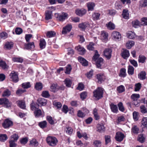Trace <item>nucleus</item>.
<instances>
[{
	"label": "nucleus",
	"mask_w": 147,
	"mask_h": 147,
	"mask_svg": "<svg viewBox=\"0 0 147 147\" xmlns=\"http://www.w3.org/2000/svg\"><path fill=\"white\" fill-rule=\"evenodd\" d=\"M76 49L79 52V54L81 55H84L86 52L85 49L80 45H79L76 47Z\"/></svg>",
	"instance_id": "nucleus-14"
},
{
	"label": "nucleus",
	"mask_w": 147,
	"mask_h": 147,
	"mask_svg": "<svg viewBox=\"0 0 147 147\" xmlns=\"http://www.w3.org/2000/svg\"><path fill=\"white\" fill-rule=\"evenodd\" d=\"M134 45V41L130 40L128 41L126 44V46L128 49H130Z\"/></svg>",
	"instance_id": "nucleus-39"
},
{
	"label": "nucleus",
	"mask_w": 147,
	"mask_h": 147,
	"mask_svg": "<svg viewBox=\"0 0 147 147\" xmlns=\"http://www.w3.org/2000/svg\"><path fill=\"white\" fill-rule=\"evenodd\" d=\"M96 77L98 80L97 82L100 83H101L105 79L104 75L101 74H97L96 76Z\"/></svg>",
	"instance_id": "nucleus-17"
},
{
	"label": "nucleus",
	"mask_w": 147,
	"mask_h": 147,
	"mask_svg": "<svg viewBox=\"0 0 147 147\" xmlns=\"http://www.w3.org/2000/svg\"><path fill=\"white\" fill-rule=\"evenodd\" d=\"M122 15L123 18L126 20L128 19L129 18V16L128 10L126 9H123Z\"/></svg>",
	"instance_id": "nucleus-20"
},
{
	"label": "nucleus",
	"mask_w": 147,
	"mask_h": 147,
	"mask_svg": "<svg viewBox=\"0 0 147 147\" xmlns=\"http://www.w3.org/2000/svg\"><path fill=\"white\" fill-rule=\"evenodd\" d=\"M72 28L71 24H69L67 25L65 27H63L62 33L63 34H66L67 32L70 31Z\"/></svg>",
	"instance_id": "nucleus-11"
},
{
	"label": "nucleus",
	"mask_w": 147,
	"mask_h": 147,
	"mask_svg": "<svg viewBox=\"0 0 147 147\" xmlns=\"http://www.w3.org/2000/svg\"><path fill=\"white\" fill-rule=\"evenodd\" d=\"M11 80L15 82L18 81V78L17 73L14 71H12L9 75Z\"/></svg>",
	"instance_id": "nucleus-9"
},
{
	"label": "nucleus",
	"mask_w": 147,
	"mask_h": 147,
	"mask_svg": "<svg viewBox=\"0 0 147 147\" xmlns=\"http://www.w3.org/2000/svg\"><path fill=\"white\" fill-rule=\"evenodd\" d=\"M140 111L142 113L144 114L147 113V110L146 108L144 105L140 107Z\"/></svg>",
	"instance_id": "nucleus-63"
},
{
	"label": "nucleus",
	"mask_w": 147,
	"mask_h": 147,
	"mask_svg": "<svg viewBox=\"0 0 147 147\" xmlns=\"http://www.w3.org/2000/svg\"><path fill=\"white\" fill-rule=\"evenodd\" d=\"M126 69L125 68H122L121 69L119 74V76L123 77H125L126 76Z\"/></svg>",
	"instance_id": "nucleus-54"
},
{
	"label": "nucleus",
	"mask_w": 147,
	"mask_h": 147,
	"mask_svg": "<svg viewBox=\"0 0 147 147\" xmlns=\"http://www.w3.org/2000/svg\"><path fill=\"white\" fill-rule=\"evenodd\" d=\"M86 11V10L83 8L77 9L75 10L76 14L80 16H82L85 15Z\"/></svg>",
	"instance_id": "nucleus-10"
},
{
	"label": "nucleus",
	"mask_w": 147,
	"mask_h": 147,
	"mask_svg": "<svg viewBox=\"0 0 147 147\" xmlns=\"http://www.w3.org/2000/svg\"><path fill=\"white\" fill-rule=\"evenodd\" d=\"M35 88L38 90H41L42 88V85L41 83H36L35 86Z\"/></svg>",
	"instance_id": "nucleus-46"
},
{
	"label": "nucleus",
	"mask_w": 147,
	"mask_h": 147,
	"mask_svg": "<svg viewBox=\"0 0 147 147\" xmlns=\"http://www.w3.org/2000/svg\"><path fill=\"white\" fill-rule=\"evenodd\" d=\"M78 27L82 29V30H84L86 28L89 27V24L88 22H82L78 24Z\"/></svg>",
	"instance_id": "nucleus-13"
},
{
	"label": "nucleus",
	"mask_w": 147,
	"mask_h": 147,
	"mask_svg": "<svg viewBox=\"0 0 147 147\" xmlns=\"http://www.w3.org/2000/svg\"><path fill=\"white\" fill-rule=\"evenodd\" d=\"M117 90L119 92V93H122L125 91V87L121 85L117 88Z\"/></svg>",
	"instance_id": "nucleus-62"
},
{
	"label": "nucleus",
	"mask_w": 147,
	"mask_h": 147,
	"mask_svg": "<svg viewBox=\"0 0 147 147\" xmlns=\"http://www.w3.org/2000/svg\"><path fill=\"white\" fill-rule=\"evenodd\" d=\"M64 82L67 87H71L72 84V82L71 80L68 79H66Z\"/></svg>",
	"instance_id": "nucleus-52"
},
{
	"label": "nucleus",
	"mask_w": 147,
	"mask_h": 147,
	"mask_svg": "<svg viewBox=\"0 0 147 147\" xmlns=\"http://www.w3.org/2000/svg\"><path fill=\"white\" fill-rule=\"evenodd\" d=\"M22 86L24 89H27L30 88L31 85L30 82H25L22 84Z\"/></svg>",
	"instance_id": "nucleus-48"
},
{
	"label": "nucleus",
	"mask_w": 147,
	"mask_h": 147,
	"mask_svg": "<svg viewBox=\"0 0 147 147\" xmlns=\"http://www.w3.org/2000/svg\"><path fill=\"white\" fill-rule=\"evenodd\" d=\"M46 141L48 144L51 146H56L58 142L57 139L52 136H48L46 138Z\"/></svg>",
	"instance_id": "nucleus-2"
},
{
	"label": "nucleus",
	"mask_w": 147,
	"mask_h": 147,
	"mask_svg": "<svg viewBox=\"0 0 147 147\" xmlns=\"http://www.w3.org/2000/svg\"><path fill=\"white\" fill-rule=\"evenodd\" d=\"M137 140L140 142L142 143L145 140V138L143 134H141L138 135Z\"/></svg>",
	"instance_id": "nucleus-38"
},
{
	"label": "nucleus",
	"mask_w": 147,
	"mask_h": 147,
	"mask_svg": "<svg viewBox=\"0 0 147 147\" xmlns=\"http://www.w3.org/2000/svg\"><path fill=\"white\" fill-rule=\"evenodd\" d=\"M105 144L107 145L111 141V137L110 136L106 135L105 136Z\"/></svg>",
	"instance_id": "nucleus-59"
},
{
	"label": "nucleus",
	"mask_w": 147,
	"mask_h": 147,
	"mask_svg": "<svg viewBox=\"0 0 147 147\" xmlns=\"http://www.w3.org/2000/svg\"><path fill=\"white\" fill-rule=\"evenodd\" d=\"M0 104L3 105V107L7 108H9L11 106V103L8 99L5 98H0Z\"/></svg>",
	"instance_id": "nucleus-5"
},
{
	"label": "nucleus",
	"mask_w": 147,
	"mask_h": 147,
	"mask_svg": "<svg viewBox=\"0 0 147 147\" xmlns=\"http://www.w3.org/2000/svg\"><path fill=\"white\" fill-rule=\"evenodd\" d=\"M111 111L114 113H117L118 111V107L117 105L111 103L110 105Z\"/></svg>",
	"instance_id": "nucleus-24"
},
{
	"label": "nucleus",
	"mask_w": 147,
	"mask_h": 147,
	"mask_svg": "<svg viewBox=\"0 0 147 147\" xmlns=\"http://www.w3.org/2000/svg\"><path fill=\"white\" fill-rule=\"evenodd\" d=\"M78 60L83 66H86L88 65V62L82 57L81 56L78 57Z\"/></svg>",
	"instance_id": "nucleus-12"
},
{
	"label": "nucleus",
	"mask_w": 147,
	"mask_h": 147,
	"mask_svg": "<svg viewBox=\"0 0 147 147\" xmlns=\"http://www.w3.org/2000/svg\"><path fill=\"white\" fill-rule=\"evenodd\" d=\"M7 139V135L5 134H0V141L4 142Z\"/></svg>",
	"instance_id": "nucleus-51"
},
{
	"label": "nucleus",
	"mask_w": 147,
	"mask_h": 147,
	"mask_svg": "<svg viewBox=\"0 0 147 147\" xmlns=\"http://www.w3.org/2000/svg\"><path fill=\"white\" fill-rule=\"evenodd\" d=\"M66 70L65 73L67 74H69L72 69L71 65L70 64L68 65L66 67Z\"/></svg>",
	"instance_id": "nucleus-57"
},
{
	"label": "nucleus",
	"mask_w": 147,
	"mask_h": 147,
	"mask_svg": "<svg viewBox=\"0 0 147 147\" xmlns=\"http://www.w3.org/2000/svg\"><path fill=\"white\" fill-rule=\"evenodd\" d=\"M123 51L121 53V56L125 59H126L129 56V51L125 49H123Z\"/></svg>",
	"instance_id": "nucleus-15"
},
{
	"label": "nucleus",
	"mask_w": 147,
	"mask_h": 147,
	"mask_svg": "<svg viewBox=\"0 0 147 147\" xmlns=\"http://www.w3.org/2000/svg\"><path fill=\"white\" fill-rule=\"evenodd\" d=\"M142 124L144 127L147 128V117H144L142 121Z\"/></svg>",
	"instance_id": "nucleus-64"
},
{
	"label": "nucleus",
	"mask_w": 147,
	"mask_h": 147,
	"mask_svg": "<svg viewBox=\"0 0 147 147\" xmlns=\"http://www.w3.org/2000/svg\"><path fill=\"white\" fill-rule=\"evenodd\" d=\"M41 95L43 97L45 98H48L50 96L49 91L47 90L43 91L42 92Z\"/></svg>",
	"instance_id": "nucleus-36"
},
{
	"label": "nucleus",
	"mask_w": 147,
	"mask_h": 147,
	"mask_svg": "<svg viewBox=\"0 0 147 147\" xmlns=\"http://www.w3.org/2000/svg\"><path fill=\"white\" fill-rule=\"evenodd\" d=\"M30 144L32 146H37L38 145V143L36 139H34L30 141Z\"/></svg>",
	"instance_id": "nucleus-55"
},
{
	"label": "nucleus",
	"mask_w": 147,
	"mask_h": 147,
	"mask_svg": "<svg viewBox=\"0 0 147 147\" xmlns=\"http://www.w3.org/2000/svg\"><path fill=\"white\" fill-rule=\"evenodd\" d=\"M25 48L27 49L32 50L34 48L35 46L33 42L25 45Z\"/></svg>",
	"instance_id": "nucleus-19"
},
{
	"label": "nucleus",
	"mask_w": 147,
	"mask_h": 147,
	"mask_svg": "<svg viewBox=\"0 0 147 147\" xmlns=\"http://www.w3.org/2000/svg\"><path fill=\"white\" fill-rule=\"evenodd\" d=\"M103 59L101 57H100L96 61V65L98 68L101 69V65L103 64Z\"/></svg>",
	"instance_id": "nucleus-16"
},
{
	"label": "nucleus",
	"mask_w": 147,
	"mask_h": 147,
	"mask_svg": "<svg viewBox=\"0 0 147 147\" xmlns=\"http://www.w3.org/2000/svg\"><path fill=\"white\" fill-rule=\"evenodd\" d=\"M100 14L98 13L94 12L92 16V19L94 21H96L100 19Z\"/></svg>",
	"instance_id": "nucleus-26"
},
{
	"label": "nucleus",
	"mask_w": 147,
	"mask_h": 147,
	"mask_svg": "<svg viewBox=\"0 0 147 147\" xmlns=\"http://www.w3.org/2000/svg\"><path fill=\"white\" fill-rule=\"evenodd\" d=\"M111 36L115 40L119 41L121 40V35L120 33L117 31H113L112 34Z\"/></svg>",
	"instance_id": "nucleus-6"
},
{
	"label": "nucleus",
	"mask_w": 147,
	"mask_h": 147,
	"mask_svg": "<svg viewBox=\"0 0 147 147\" xmlns=\"http://www.w3.org/2000/svg\"><path fill=\"white\" fill-rule=\"evenodd\" d=\"M0 66L4 69H7L8 67L6 63L2 60H0Z\"/></svg>",
	"instance_id": "nucleus-47"
},
{
	"label": "nucleus",
	"mask_w": 147,
	"mask_h": 147,
	"mask_svg": "<svg viewBox=\"0 0 147 147\" xmlns=\"http://www.w3.org/2000/svg\"><path fill=\"white\" fill-rule=\"evenodd\" d=\"M13 42H8L5 43L4 47L6 49L9 50L13 47Z\"/></svg>",
	"instance_id": "nucleus-28"
},
{
	"label": "nucleus",
	"mask_w": 147,
	"mask_h": 147,
	"mask_svg": "<svg viewBox=\"0 0 147 147\" xmlns=\"http://www.w3.org/2000/svg\"><path fill=\"white\" fill-rule=\"evenodd\" d=\"M127 36L129 39H133L135 38V34L134 32L132 31H129L127 33Z\"/></svg>",
	"instance_id": "nucleus-43"
},
{
	"label": "nucleus",
	"mask_w": 147,
	"mask_h": 147,
	"mask_svg": "<svg viewBox=\"0 0 147 147\" xmlns=\"http://www.w3.org/2000/svg\"><path fill=\"white\" fill-rule=\"evenodd\" d=\"M34 114L36 117H39L42 115V112L41 110L39 109L35 110L34 112Z\"/></svg>",
	"instance_id": "nucleus-32"
},
{
	"label": "nucleus",
	"mask_w": 147,
	"mask_h": 147,
	"mask_svg": "<svg viewBox=\"0 0 147 147\" xmlns=\"http://www.w3.org/2000/svg\"><path fill=\"white\" fill-rule=\"evenodd\" d=\"M55 34V32L53 31H51L47 32L46 35L48 37L51 38L54 36Z\"/></svg>",
	"instance_id": "nucleus-50"
},
{
	"label": "nucleus",
	"mask_w": 147,
	"mask_h": 147,
	"mask_svg": "<svg viewBox=\"0 0 147 147\" xmlns=\"http://www.w3.org/2000/svg\"><path fill=\"white\" fill-rule=\"evenodd\" d=\"M87 6L88 11H92L94 10V7L95 6L94 3L93 2H89L87 3Z\"/></svg>",
	"instance_id": "nucleus-27"
},
{
	"label": "nucleus",
	"mask_w": 147,
	"mask_h": 147,
	"mask_svg": "<svg viewBox=\"0 0 147 147\" xmlns=\"http://www.w3.org/2000/svg\"><path fill=\"white\" fill-rule=\"evenodd\" d=\"M18 106L21 109H25L26 105L25 101L23 100H18L17 102Z\"/></svg>",
	"instance_id": "nucleus-23"
},
{
	"label": "nucleus",
	"mask_w": 147,
	"mask_h": 147,
	"mask_svg": "<svg viewBox=\"0 0 147 147\" xmlns=\"http://www.w3.org/2000/svg\"><path fill=\"white\" fill-rule=\"evenodd\" d=\"M11 94V92L10 91L7 89H5L3 92L2 94V96L3 97H8Z\"/></svg>",
	"instance_id": "nucleus-30"
},
{
	"label": "nucleus",
	"mask_w": 147,
	"mask_h": 147,
	"mask_svg": "<svg viewBox=\"0 0 147 147\" xmlns=\"http://www.w3.org/2000/svg\"><path fill=\"white\" fill-rule=\"evenodd\" d=\"M13 125V121L9 118L4 119L2 123V126L5 129L9 128L12 126Z\"/></svg>",
	"instance_id": "nucleus-4"
},
{
	"label": "nucleus",
	"mask_w": 147,
	"mask_h": 147,
	"mask_svg": "<svg viewBox=\"0 0 147 147\" xmlns=\"http://www.w3.org/2000/svg\"><path fill=\"white\" fill-rule=\"evenodd\" d=\"M134 68L131 65H129L128 67V73L129 75H132L134 74Z\"/></svg>",
	"instance_id": "nucleus-42"
},
{
	"label": "nucleus",
	"mask_w": 147,
	"mask_h": 147,
	"mask_svg": "<svg viewBox=\"0 0 147 147\" xmlns=\"http://www.w3.org/2000/svg\"><path fill=\"white\" fill-rule=\"evenodd\" d=\"M112 50L110 49H105L103 52L104 56L107 59H110L111 57Z\"/></svg>",
	"instance_id": "nucleus-7"
},
{
	"label": "nucleus",
	"mask_w": 147,
	"mask_h": 147,
	"mask_svg": "<svg viewBox=\"0 0 147 147\" xmlns=\"http://www.w3.org/2000/svg\"><path fill=\"white\" fill-rule=\"evenodd\" d=\"M125 136L124 134L119 131L117 132L116 134L115 138L117 141L120 142L122 141Z\"/></svg>",
	"instance_id": "nucleus-8"
},
{
	"label": "nucleus",
	"mask_w": 147,
	"mask_h": 147,
	"mask_svg": "<svg viewBox=\"0 0 147 147\" xmlns=\"http://www.w3.org/2000/svg\"><path fill=\"white\" fill-rule=\"evenodd\" d=\"M18 138L19 136L18 135L16 134H14L11 136L10 140L17 142Z\"/></svg>",
	"instance_id": "nucleus-40"
},
{
	"label": "nucleus",
	"mask_w": 147,
	"mask_h": 147,
	"mask_svg": "<svg viewBox=\"0 0 147 147\" xmlns=\"http://www.w3.org/2000/svg\"><path fill=\"white\" fill-rule=\"evenodd\" d=\"M139 6L142 7L147 6V0H141L139 1Z\"/></svg>",
	"instance_id": "nucleus-33"
},
{
	"label": "nucleus",
	"mask_w": 147,
	"mask_h": 147,
	"mask_svg": "<svg viewBox=\"0 0 147 147\" xmlns=\"http://www.w3.org/2000/svg\"><path fill=\"white\" fill-rule=\"evenodd\" d=\"M52 11L47 10L45 11V19L46 20H48L51 19L52 18Z\"/></svg>",
	"instance_id": "nucleus-25"
},
{
	"label": "nucleus",
	"mask_w": 147,
	"mask_h": 147,
	"mask_svg": "<svg viewBox=\"0 0 147 147\" xmlns=\"http://www.w3.org/2000/svg\"><path fill=\"white\" fill-rule=\"evenodd\" d=\"M55 16L57 20L63 22L67 18L68 14L67 13L62 12L61 13H56Z\"/></svg>",
	"instance_id": "nucleus-3"
},
{
	"label": "nucleus",
	"mask_w": 147,
	"mask_h": 147,
	"mask_svg": "<svg viewBox=\"0 0 147 147\" xmlns=\"http://www.w3.org/2000/svg\"><path fill=\"white\" fill-rule=\"evenodd\" d=\"M47 123L46 121H43L40 122L38 123V125L40 128L43 129L47 127Z\"/></svg>",
	"instance_id": "nucleus-41"
},
{
	"label": "nucleus",
	"mask_w": 147,
	"mask_h": 147,
	"mask_svg": "<svg viewBox=\"0 0 147 147\" xmlns=\"http://www.w3.org/2000/svg\"><path fill=\"white\" fill-rule=\"evenodd\" d=\"M106 26L107 28L110 30H113L115 28V24L111 22L106 24Z\"/></svg>",
	"instance_id": "nucleus-31"
},
{
	"label": "nucleus",
	"mask_w": 147,
	"mask_h": 147,
	"mask_svg": "<svg viewBox=\"0 0 147 147\" xmlns=\"http://www.w3.org/2000/svg\"><path fill=\"white\" fill-rule=\"evenodd\" d=\"M117 105L119 110L122 112H124L125 110V109L123 106V103L121 102H120Z\"/></svg>",
	"instance_id": "nucleus-60"
},
{
	"label": "nucleus",
	"mask_w": 147,
	"mask_h": 147,
	"mask_svg": "<svg viewBox=\"0 0 147 147\" xmlns=\"http://www.w3.org/2000/svg\"><path fill=\"white\" fill-rule=\"evenodd\" d=\"M47 120L51 125H53L55 124V121L53 119L52 117L50 116H47L46 117Z\"/></svg>",
	"instance_id": "nucleus-44"
},
{
	"label": "nucleus",
	"mask_w": 147,
	"mask_h": 147,
	"mask_svg": "<svg viewBox=\"0 0 147 147\" xmlns=\"http://www.w3.org/2000/svg\"><path fill=\"white\" fill-rule=\"evenodd\" d=\"M93 114L95 120H98L100 119V116L98 113V110L96 108H95L94 109Z\"/></svg>",
	"instance_id": "nucleus-37"
},
{
	"label": "nucleus",
	"mask_w": 147,
	"mask_h": 147,
	"mask_svg": "<svg viewBox=\"0 0 147 147\" xmlns=\"http://www.w3.org/2000/svg\"><path fill=\"white\" fill-rule=\"evenodd\" d=\"M46 42L44 39H41L40 41L39 45L40 48L41 49H43L45 47Z\"/></svg>",
	"instance_id": "nucleus-49"
},
{
	"label": "nucleus",
	"mask_w": 147,
	"mask_h": 147,
	"mask_svg": "<svg viewBox=\"0 0 147 147\" xmlns=\"http://www.w3.org/2000/svg\"><path fill=\"white\" fill-rule=\"evenodd\" d=\"M146 73L144 71H142L138 74V78L141 80H144L146 78Z\"/></svg>",
	"instance_id": "nucleus-29"
},
{
	"label": "nucleus",
	"mask_w": 147,
	"mask_h": 147,
	"mask_svg": "<svg viewBox=\"0 0 147 147\" xmlns=\"http://www.w3.org/2000/svg\"><path fill=\"white\" fill-rule=\"evenodd\" d=\"M103 89L101 87H98L93 91V96L96 100H98L103 97Z\"/></svg>",
	"instance_id": "nucleus-1"
},
{
	"label": "nucleus",
	"mask_w": 147,
	"mask_h": 147,
	"mask_svg": "<svg viewBox=\"0 0 147 147\" xmlns=\"http://www.w3.org/2000/svg\"><path fill=\"white\" fill-rule=\"evenodd\" d=\"M108 34L107 33L103 31L101 34V37L104 41L107 40L108 39Z\"/></svg>",
	"instance_id": "nucleus-21"
},
{
	"label": "nucleus",
	"mask_w": 147,
	"mask_h": 147,
	"mask_svg": "<svg viewBox=\"0 0 147 147\" xmlns=\"http://www.w3.org/2000/svg\"><path fill=\"white\" fill-rule=\"evenodd\" d=\"M101 142L98 140H95L93 142L94 144L96 147H100L101 146Z\"/></svg>",
	"instance_id": "nucleus-58"
},
{
	"label": "nucleus",
	"mask_w": 147,
	"mask_h": 147,
	"mask_svg": "<svg viewBox=\"0 0 147 147\" xmlns=\"http://www.w3.org/2000/svg\"><path fill=\"white\" fill-rule=\"evenodd\" d=\"M97 131L99 132H102L105 131V127L103 125L98 124L97 125Z\"/></svg>",
	"instance_id": "nucleus-45"
},
{
	"label": "nucleus",
	"mask_w": 147,
	"mask_h": 147,
	"mask_svg": "<svg viewBox=\"0 0 147 147\" xmlns=\"http://www.w3.org/2000/svg\"><path fill=\"white\" fill-rule=\"evenodd\" d=\"M38 102L41 106H45L47 104V100L44 98H39L37 100Z\"/></svg>",
	"instance_id": "nucleus-18"
},
{
	"label": "nucleus",
	"mask_w": 147,
	"mask_h": 147,
	"mask_svg": "<svg viewBox=\"0 0 147 147\" xmlns=\"http://www.w3.org/2000/svg\"><path fill=\"white\" fill-rule=\"evenodd\" d=\"M139 129L136 125H134L131 128V132L132 133L137 134L139 133Z\"/></svg>",
	"instance_id": "nucleus-35"
},
{
	"label": "nucleus",
	"mask_w": 147,
	"mask_h": 147,
	"mask_svg": "<svg viewBox=\"0 0 147 147\" xmlns=\"http://www.w3.org/2000/svg\"><path fill=\"white\" fill-rule=\"evenodd\" d=\"M140 97V95L137 94H133L131 96V98L133 101L137 100Z\"/></svg>",
	"instance_id": "nucleus-56"
},
{
	"label": "nucleus",
	"mask_w": 147,
	"mask_h": 147,
	"mask_svg": "<svg viewBox=\"0 0 147 147\" xmlns=\"http://www.w3.org/2000/svg\"><path fill=\"white\" fill-rule=\"evenodd\" d=\"M146 59V58L144 56L140 55L139 56L138 61L139 63H143L145 62Z\"/></svg>",
	"instance_id": "nucleus-34"
},
{
	"label": "nucleus",
	"mask_w": 147,
	"mask_h": 147,
	"mask_svg": "<svg viewBox=\"0 0 147 147\" xmlns=\"http://www.w3.org/2000/svg\"><path fill=\"white\" fill-rule=\"evenodd\" d=\"M31 109L32 111L36 110L39 108V105L36 102H32L30 105Z\"/></svg>",
	"instance_id": "nucleus-22"
},
{
	"label": "nucleus",
	"mask_w": 147,
	"mask_h": 147,
	"mask_svg": "<svg viewBox=\"0 0 147 147\" xmlns=\"http://www.w3.org/2000/svg\"><path fill=\"white\" fill-rule=\"evenodd\" d=\"M12 60L14 62L20 63H22L23 61V59L20 57H13L12 58Z\"/></svg>",
	"instance_id": "nucleus-53"
},
{
	"label": "nucleus",
	"mask_w": 147,
	"mask_h": 147,
	"mask_svg": "<svg viewBox=\"0 0 147 147\" xmlns=\"http://www.w3.org/2000/svg\"><path fill=\"white\" fill-rule=\"evenodd\" d=\"M7 34L5 32L0 33V38L5 39L7 37Z\"/></svg>",
	"instance_id": "nucleus-61"
}]
</instances>
